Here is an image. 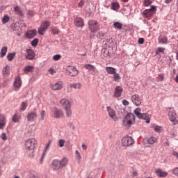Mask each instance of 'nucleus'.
<instances>
[{
	"mask_svg": "<svg viewBox=\"0 0 178 178\" xmlns=\"http://www.w3.org/2000/svg\"><path fill=\"white\" fill-rule=\"evenodd\" d=\"M33 70H34V67L31 65H28L24 68V73L31 72Z\"/></svg>",
	"mask_w": 178,
	"mask_h": 178,
	"instance_id": "nucleus-35",
	"label": "nucleus"
},
{
	"mask_svg": "<svg viewBox=\"0 0 178 178\" xmlns=\"http://www.w3.org/2000/svg\"><path fill=\"white\" fill-rule=\"evenodd\" d=\"M154 131L156 133H161L162 132V127L156 126L154 127Z\"/></svg>",
	"mask_w": 178,
	"mask_h": 178,
	"instance_id": "nucleus-47",
	"label": "nucleus"
},
{
	"mask_svg": "<svg viewBox=\"0 0 178 178\" xmlns=\"http://www.w3.org/2000/svg\"><path fill=\"white\" fill-rule=\"evenodd\" d=\"M6 126V116L3 114H0V130H3Z\"/></svg>",
	"mask_w": 178,
	"mask_h": 178,
	"instance_id": "nucleus-19",
	"label": "nucleus"
},
{
	"mask_svg": "<svg viewBox=\"0 0 178 178\" xmlns=\"http://www.w3.org/2000/svg\"><path fill=\"white\" fill-rule=\"evenodd\" d=\"M45 118V111L42 110L41 112H40V120L42 121L44 120Z\"/></svg>",
	"mask_w": 178,
	"mask_h": 178,
	"instance_id": "nucleus-48",
	"label": "nucleus"
},
{
	"mask_svg": "<svg viewBox=\"0 0 178 178\" xmlns=\"http://www.w3.org/2000/svg\"><path fill=\"white\" fill-rule=\"evenodd\" d=\"M82 149H83L84 151H86L87 149V145L82 144Z\"/></svg>",
	"mask_w": 178,
	"mask_h": 178,
	"instance_id": "nucleus-63",
	"label": "nucleus"
},
{
	"mask_svg": "<svg viewBox=\"0 0 178 178\" xmlns=\"http://www.w3.org/2000/svg\"><path fill=\"white\" fill-rule=\"evenodd\" d=\"M51 33L52 34L56 35L59 34V33H60V31H59V29H58V27H54L51 28Z\"/></svg>",
	"mask_w": 178,
	"mask_h": 178,
	"instance_id": "nucleus-43",
	"label": "nucleus"
},
{
	"mask_svg": "<svg viewBox=\"0 0 178 178\" xmlns=\"http://www.w3.org/2000/svg\"><path fill=\"white\" fill-rule=\"evenodd\" d=\"M85 68L88 70L89 72H91L92 70H97V68L95 66L91 65V64H86L85 65Z\"/></svg>",
	"mask_w": 178,
	"mask_h": 178,
	"instance_id": "nucleus-36",
	"label": "nucleus"
},
{
	"mask_svg": "<svg viewBox=\"0 0 178 178\" xmlns=\"http://www.w3.org/2000/svg\"><path fill=\"white\" fill-rule=\"evenodd\" d=\"M15 56H16V53H8L7 55L8 62H12V60L15 59Z\"/></svg>",
	"mask_w": 178,
	"mask_h": 178,
	"instance_id": "nucleus-33",
	"label": "nucleus"
},
{
	"mask_svg": "<svg viewBox=\"0 0 178 178\" xmlns=\"http://www.w3.org/2000/svg\"><path fill=\"white\" fill-rule=\"evenodd\" d=\"M169 109H170V111L168 113L169 119L170 122L173 123V124L176 125L178 123L177 115L176 114V111H175V109H173V108L172 107L169 108Z\"/></svg>",
	"mask_w": 178,
	"mask_h": 178,
	"instance_id": "nucleus-5",
	"label": "nucleus"
},
{
	"mask_svg": "<svg viewBox=\"0 0 178 178\" xmlns=\"http://www.w3.org/2000/svg\"><path fill=\"white\" fill-rule=\"evenodd\" d=\"M131 101L133 104H134V105H136V106H138L141 105V102L143 99H141V97L138 94H135L131 96Z\"/></svg>",
	"mask_w": 178,
	"mask_h": 178,
	"instance_id": "nucleus-12",
	"label": "nucleus"
},
{
	"mask_svg": "<svg viewBox=\"0 0 178 178\" xmlns=\"http://www.w3.org/2000/svg\"><path fill=\"white\" fill-rule=\"evenodd\" d=\"M132 177H136L138 176V172L137 171H133L131 174Z\"/></svg>",
	"mask_w": 178,
	"mask_h": 178,
	"instance_id": "nucleus-60",
	"label": "nucleus"
},
{
	"mask_svg": "<svg viewBox=\"0 0 178 178\" xmlns=\"http://www.w3.org/2000/svg\"><path fill=\"white\" fill-rule=\"evenodd\" d=\"M32 47H37L38 45V38H35L31 42Z\"/></svg>",
	"mask_w": 178,
	"mask_h": 178,
	"instance_id": "nucleus-45",
	"label": "nucleus"
},
{
	"mask_svg": "<svg viewBox=\"0 0 178 178\" xmlns=\"http://www.w3.org/2000/svg\"><path fill=\"white\" fill-rule=\"evenodd\" d=\"M58 147H60V148L65 147V140L60 139L58 140Z\"/></svg>",
	"mask_w": 178,
	"mask_h": 178,
	"instance_id": "nucleus-46",
	"label": "nucleus"
},
{
	"mask_svg": "<svg viewBox=\"0 0 178 178\" xmlns=\"http://www.w3.org/2000/svg\"><path fill=\"white\" fill-rule=\"evenodd\" d=\"M158 80L159 81H163V80H165V75L163 74H160L158 76Z\"/></svg>",
	"mask_w": 178,
	"mask_h": 178,
	"instance_id": "nucleus-50",
	"label": "nucleus"
},
{
	"mask_svg": "<svg viewBox=\"0 0 178 178\" xmlns=\"http://www.w3.org/2000/svg\"><path fill=\"white\" fill-rule=\"evenodd\" d=\"M26 54V59H28V60H33V59L35 58V53H34V50L31 49H27Z\"/></svg>",
	"mask_w": 178,
	"mask_h": 178,
	"instance_id": "nucleus-16",
	"label": "nucleus"
},
{
	"mask_svg": "<svg viewBox=\"0 0 178 178\" xmlns=\"http://www.w3.org/2000/svg\"><path fill=\"white\" fill-rule=\"evenodd\" d=\"M64 109H68L72 105L70 102L67 99H62L60 102Z\"/></svg>",
	"mask_w": 178,
	"mask_h": 178,
	"instance_id": "nucleus-21",
	"label": "nucleus"
},
{
	"mask_svg": "<svg viewBox=\"0 0 178 178\" xmlns=\"http://www.w3.org/2000/svg\"><path fill=\"white\" fill-rule=\"evenodd\" d=\"M9 20H10V17H9V15H5L1 19V22H2L3 24H6V23H8V22H9Z\"/></svg>",
	"mask_w": 178,
	"mask_h": 178,
	"instance_id": "nucleus-38",
	"label": "nucleus"
},
{
	"mask_svg": "<svg viewBox=\"0 0 178 178\" xmlns=\"http://www.w3.org/2000/svg\"><path fill=\"white\" fill-rule=\"evenodd\" d=\"M154 15V13L151 12V10L146 9L143 12V17H145L146 19H149Z\"/></svg>",
	"mask_w": 178,
	"mask_h": 178,
	"instance_id": "nucleus-23",
	"label": "nucleus"
},
{
	"mask_svg": "<svg viewBox=\"0 0 178 178\" xmlns=\"http://www.w3.org/2000/svg\"><path fill=\"white\" fill-rule=\"evenodd\" d=\"M172 175H175V176H177V177H178V167L175 168L172 170Z\"/></svg>",
	"mask_w": 178,
	"mask_h": 178,
	"instance_id": "nucleus-51",
	"label": "nucleus"
},
{
	"mask_svg": "<svg viewBox=\"0 0 178 178\" xmlns=\"http://www.w3.org/2000/svg\"><path fill=\"white\" fill-rule=\"evenodd\" d=\"M165 49L164 47H158L155 51V54L157 56H161V54H165Z\"/></svg>",
	"mask_w": 178,
	"mask_h": 178,
	"instance_id": "nucleus-28",
	"label": "nucleus"
},
{
	"mask_svg": "<svg viewBox=\"0 0 178 178\" xmlns=\"http://www.w3.org/2000/svg\"><path fill=\"white\" fill-rule=\"evenodd\" d=\"M113 27L114 29H116L117 30H120L123 27V24L119 22H116L113 23Z\"/></svg>",
	"mask_w": 178,
	"mask_h": 178,
	"instance_id": "nucleus-34",
	"label": "nucleus"
},
{
	"mask_svg": "<svg viewBox=\"0 0 178 178\" xmlns=\"http://www.w3.org/2000/svg\"><path fill=\"white\" fill-rule=\"evenodd\" d=\"M51 145V140H49L47 144H46L44 151H48V148H49V146Z\"/></svg>",
	"mask_w": 178,
	"mask_h": 178,
	"instance_id": "nucleus-59",
	"label": "nucleus"
},
{
	"mask_svg": "<svg viewBox=\"0 0 178 178\" xmlns=\"http://www.w3.org/2000/svg\"><path fill=\"white\" fill-rule=\"evenodd\" d=\"M51 88L54 91H58L59 90H62V88H63V82H62L61 81H58L57 83L51 84Z\"/></svg>",
	"mask_w": 178,
	"mask_h": 178,
	"instance_id": "nucleus-15",
	"label": "nucleus"
},
{
	"mask_svg": "<svg viewBox=\"0 0 178 178\" xmlns=\"http://www.w3.org/2000/svg\"><path fill=\"white\" fill-rule=\"evenodd\" d=\"M1 138L3 140V141H6L8 140V137L6 136V133H3L1 135Z\"/></svg>",
	"mask_w": 178,
	"mask_h": 178,
	"instance_id": "nucleus-52",
	"label": "nucleus"
},
{
	"mask_svg": "<svg viewBox=\"0 0 178 178\" xmlns=\"http://www.w3.org/2000/svg\"><path fill=\"white\" fill-rule=\"evenodd\" d=\"M129 104V101L126 99L122 100V104L124 105V106H127Z\"/></svg>",
	"mask_w": 178,
	"mask_h": 178,
	"instance_id": "nucleus-58",
	"label": "nucleus"
},
{
	"mask_svg": "<svg viewBox=\"0 0 178 178\" xmlns=\"http://www.w3.org/2000/svg\"><path fill=\"white\" fill-rule=\"evenodd\" d=\"M147 141L148 144H150V145H154V144H156V143H158V138L155 136H151L150 138H148L147 139Z\"/></svg>",
	"mask_w": 178,
	"mask_h": 178,
	"instance_id": "nucleus-24",
	"label": "nucleus"
},
{
	"mask_svg": "<svg viewBox=\"0 0 178 178\" xmlns=\"http://www.w3.org/2000/svg\"><path fill=\"white\" fill-rule=\"evenodd\" d=\"M134 113L136 115V116H137V118H138V119H143V120H145L146 123H149L151 121L149 115L147 113H141V108H136L134 110Z\"/></svg>",
	"mask_w": 178,
	"mask_h": 178,
	"instance_id": "nucleus-3",
	"label": "nucleus"
},
{
	"mask_svg": "<svg viewBox=\"0 0 178 178\" xmlns=\"http://www.w3.org/2000/svg\"><path fill=\"white\" fill-rule=\"evenodd\" d=\"M28 122H35L38 118L37 111L34 110L33 111H30L26 115Z\"/></svg>",
	"mask_w": 178,
	"mask_h": 178,
	"instance_id": "nucleus-10",
	"label": "nucleus"
},
{
	"mask_svg": "<svg viewBox=\"0 0 178 178\" xmlns=\"http://www.w3.org/2000/svg\"><path fill=\"white\" fill-rule=\"evenodd\" d=\"M79 8H82L84 6V0H81L80 2L78 3Z\"/></svg>",
	"mask_w": 178,
	"mask_h": 178,
	"instance_id": "nucleus-55",
	"label": "nucleus"
},
{
	"mask_svg": "<svg viewBox=\"0 0 178 178\" xmlns=\"http://www.w3.org/2000/svg\"><path fill=\"white\" fill-rule=\"evenodd\" d=\"M49 26H51V22L49 21H42L40 24V27H42L45 30H48Z\"/></svg>",
	"mask_w": 178,
	"mask_h": 178,
	"instance_id": "nucleus-27",
	"label": "nucleus"
},
{
	"mask_svg": "<svg viewBox=\"0 0 178 178\" xmlns=\"http://www.w3.org/2000/svg\"><path fill=\"white\" fill-rule=\"evenodd\" d=\"M65 109V115L67 118H70L72 116V106Z\"/></svg>",
	"mask_w": 178,
	"mask_h": 178,
	"instance_id": "nucleus-40",
	"label": "nucleus"
},
{
	"mask_svg": "<svg viewBox=\"0 0 178 178\" xmlns=\"http://www.w3.org/2000/svg\"><path fill=\"white\" fill-rule=\"evenodd\" d=\"M38 34H40V35H44V34H45V31H47V29H45L44 28H42V26H40L38 29Z\"/></svg>",
	"mask_w": 178,
	"mask_h": 178,
	"instance_id": "nucleus-41",
	"label": "nucleus"
},
{
	"mask_svg": "<svg viewBox=\"0 0 178 178\" xmlns=\"http://www.w3.org/2000/svg\"><path fill=\"white\" fill-rule=\"evenodd\" d=\"M111 9L113 10H119L120 9V5L118 2H113L111 3Z\"/></svg>",
	"mask_w": 178,
	"mask_h": 178,
	"instance_id": "nucleus-31",
	"label": "nucleus"
},
{
	"mask_svg": "<svg viewBox=\"0 0 178 178\" xmlns=\"http://www.w3.org/2000/svg\"><path fill=\"white\" fill-rule=\"evenodd\" d=\"M7 52H8V47L6 46L3 47L1 50V58H3V56L6 55Z\"/></svg>",
	"mask_w": 178,
	"mask_h": 178,
	"instance_id": "nucleus-37",
	"label": "nucleus"
},
{
	"mask_svg": "<svg viewBox=\"0 0 178 178\" xmlns=\"http://www.w3.org/2000/svg\"><path fill=\"white\" fill-rule=\"evenodd\" d=\"M14 10L15 11L17 15H18L21 17H23L24 16L23 11H22V9H20V7H19L18 6H16L15 7H14Z\"/></svg>",
	"mask_w": 178,
	"mask_h": 178,
	"instance_id": "nucleus-29",
	"label": "nucleus"
},
{
	"mask_svg": "<svg viewBox=\"0 0 178 178\" xmlns=\"http://www.w3.org/2000/svg\"><path fill=\"white\" fill-rule=\"evenodd\" d=\"M51 113L53 114V118H54V119H60L63 118V111H62L61 109L54 108L52 110Z\"/></svg>",
	"mask_w": 178,
	"mask_h": 178,
	"instance_id": "nucleus-9",
	"label": "nucleus"
},
{
	"mask_svg": "<svg viewBox=\"0 0 178 178\" xmlns=\"http://www.w3.org/2000/svg\"><path fill=\"white\" fill-rule=\"evenodd\" d=\"M25 35L26 38H34L37 35V30H29L25 33Z\"/></svg>",
	"mask_w": 178,
	"mask_h": 178,
	"instance_id": "nucleus-20",
	"label": "nucleus"
},
{
	"mask_svg": "<svg viewBox=\"0 0 178 178\" xmlns=\"http://www.w3.org/2000/svg\"><path fill=\"white\" fill-rule=\"evenodd\" d=\"M152 3V1L151 0H144L143 1V6L148 7L149 5Z\"/></svg>",
	"mask_w": 178,
	"mask_h": 178,
	"instance_id": "nucleus-44",
	"label": "nucleus"
},
{
	"mask_svg": "<svg viewBox=\"0 0 178 178\" xmlns=\"http://www.w3.org/2000/svg\"><path fill=\"white\" fill-rule=\"evenodd\" d=\"M134 144V139L130 136H125L122 139V145L123 147H130Z\"/></svg>",
	"mask_w": 178,
	"mask_h": 178,
	"instance_id": "nucleus-8",
	"label": "nucleus"
},
{
	"mask_svg": "<svg viewBox=\"0 0 178 178\" xmlns=\"http://www.w3.org/2000/svg\"><path fill=\"white\" fill-rule=\"evenodd\" d=\"M155 175H156L158 177L163 178V177H167L168 174L167 172L162 170V169L157 168L155 170Z\"/></svg>",
	"mask_w": 178,
	"mask_h": 178,
	"instance_id": "nucleus-18",
	"label": "nucleus"
},
{
	"mask_svg": "<svg viewBox=\"0 0 178 178\" xmlns=\"http://www.w3.org/2000/svg\"><path fill=\"white\" fill-rule=\"evenodd\" d=\"M170 136H171V137L173 138L175 137H176V134H175V132H171L170 133Z\"/></svg>",
	"mask_w": 178,
	"mask_h": 178,
	"instance_id": "nucleus-64",
	"label": "nucleus"
},
{
	"mask_svg": "<svg viewBox=\"0 0 178 178\" xmlns=\"http://www.w3.org/2000/svg\"><path fill=\"white\" fill-rule=\"evenodd\" d=\"M36 144L37 140H35V138L28 139L25 142V149H26V151H31V152H33Z\"/></svg>",
	"mask_w": 178,
	"mask_h": 178,
	"instance_id": "nucleus-4",
	"label": "nucleus"
},
{
	"mask_svg": "<svg viewBox=\"0 0 178 178\" xmlns=\"http://www.w3.org/2000/svg\"><path fill=\"white\" fill-rule=\"evenodd\" d=\"M70 87L71 88H78V90H80L81 88V83H72Z\"/></svg>",
	"mask_w": 178,
	"mask_h": 178,
	"instance_id": "nucleus-39",
	"label": "nucleus"
},
{
	"mask_svg": "<svg viewBox=\"0 0 178 178\" xmlns=\"http://www.w3.org/2000/svg\"><path fill=\"white\" fill-rule=\"evenodd\" d=\"M67 162H69V160L66 157H64L61 160L58 159H54L51 163V168L53 170H62L67 165Z\"/></svg>",
	"mask_w": 178,
	"mask_h": 178,
	"instance_id": "nucleus-1",
	"label": "nucleus"
},
{
	"mask_svg": "<svg viewBox=\"0 0 178 178\" xmlns=\"http://www.w3.org/2000/svg\"><path fill=\"white\" fill-rule=\"evenodd\" d=\"M96 70H92L90 72V74H92V76H94L96 73Z\"/></svg>",
	"mask_w": 178,
	"mask_h": 178,
	"instance_id": "nucleus-61",
	"label": "nucleus"
},
{
	"mask_svg": "<svg viewBox=\"0 0 178 178\" xmlns=\"http://www.w3.org/2000/svg\"><path fill=\"white\" fill-rule=\"evenodd\" d=\"M27 106H28L27 101L22 102L20 105L19 110L22 111V112H24V111H26V109H27Z\"/></svg>",
	"mask_w": 178,
	"mask_h": 178,
	"instance_id": "nucleus-32",
	"label": "nucleus"
},
{
	"mask_svg": "<svg viewBox=\"0 0 178 178\" xmlns=\"http://www.w3.org/2000/svg\"><path fill=\"white\" fill-rule=\"evenodd\" d=\"M66 73L68 74V76H70L71 77H74L79 74V71L77 70V68L73 65H68L66 67L65 69Z\"/></svg>",
	"mask_w": 178,
	"mask_h": 178,
	"instance_id": "nucleus-6",
	"label": "nucleus"
},
{
	"mask_svg": "<svg viewBox=\"0 0 178 178\" xmlns=\"http://www.w3.org/2000/svg\"><path fill=\"white\" fill-rule=\"evenodd\" d=\"M113 74V79L114 81H119V80H120V79H121L120 75H119V74L116 73V72Z\"/></svg>",
	"mask_w": 178,
	"mask_h": 178,
	"instance_id": "nucleus-42",
	"label": "nucleus"
},
{
	"mask_svg": "<svg viewBox=\"0 0 178 178\" xmlns=\"http://www.w3.org/2000/svg\"><path fill=\"white\" fill-rule=\"evenodd\" d=\"M133 122H134V115L131 113H129L123 119L124 126H131Z\"/></svg>",
	"mask_w": 178,
	"mask_h": 178,
	"instance_id": "nucleus-7",
	"label": "nucleus"
},
{
	"mask_svg": "<svg viewBox=\"0 0 178 178\" xmlns=\"http://www.w3.org/2000/svg\"><path fill=\"white\" fill-rule=\"evenodd\" d=\"M123 94V88L122 86H116L114 90L113 98H120Z\"/></svg>",
	"mask_w": 178,
	"mask_h": 178,
	"instance_id": "nucleus-13",
	"label": "nucleus"
},
{
	"mask_svg": "<svg viewBox=\"0 0 178 178\" xmlns=\"http://www.w3.org/2000/svg\"><path fill=\"white\" fill-rule=\"evenodd\" d=\"M74 24L76 27H84V20L83 19V18L78 17L75 18L74 21Z\"/></svg>",
	"mask_w": 178,
	"mask_h": 178,
	"instance_id": "nucleus-17",
	"label": "nucleus"
},
{
	"mask_svg": "<svg viewBox=\"0 0 178 178\" xmlns=\"http://www.w3.org/2000/svg\"><path fill=\"white\" fill-rule=\"evenodd\" d=\"M145 42V40L143 38H139L138 40V44H144V42Z\"/></svg>",
	"mask_w": 178,
	"mask_h": 178,
	"instance_id": "nucleus-56",
	"label": "nucleus"
},
{
	"mask_svg": "<svg viewBox=\"0 0 178 178\" xmlns=\"http://www.w3.org/2000/svg\"><path fill=\"white\" fill-rule=\"evenodd\" d=\"M88 29L90 30V33L92 34H95L97 31H98L101 29V26L98 23V21L91 19L89 20L88 22Z\"/></svg>",
	"mask_w": 178,
	"mask_h": 178,
	"instance_id": "nucleus-2",
	"label": "nucleus"
},
{
	"mask_svg": "<svg viewBox=\"0 0 178 178\" xmlns=\"http://www.w3.org/2000/svg\"><path fill=\"white\" fill-rule=\"evenodd\" d=\"M10 72L9 65H6L2 70V74L4 77H8L10 74Z\"/></svg>",
	"mask_w": 178,
	"mask_h": 178,
	"instance_id": "nucleus-22",
	"label": "nucleus"
},
{
	"mask_svg": "<svg viewBox=\"0 0 178 178\" xmlns=\"http://www.w3.org/2000/svg\"><path fill=\"white\" fill-rule=\"evenodd\" d=\"M62 58V56L60 54H56L53 56L54 60H59Z\"/></svg>",
	"mask_w": 178,
	"mask_h": 178,
	"instance_id": "nucleus-49",
	"label": "nucleus"
},
{
	"mask_svg": "<svg viewBox=\"0 0 178 178\" xmlns=\"http://www.w3.org/2000/svg\"><path fill=\"white\" fill-rule=\"evenodd\" d=\"M106 111L108 112V116H110V118L113 119L114 122H116L118 120V117L116 116V111H115V110L111 106H107Z\"/></svg>",
	"mask_w": 178,
	"mask_h": 178,
	"instance_id": "nucleus-11",
	"label": "nucleus"
},
{
	"mask_svg": "<svg viewBox=\"0 0 178 178\" xmlns=\"http://www.w3.org/2000/svg\"><path fill=\"white\" fill-rule=\"evenodd\" d=\"M44 156H45V152H43L41 159H40V162H42V159H44Z\"/></svg>",
	"mask_w": 178,
	"mask_h": 178,
	"instance_id": "nucleus-62",
	"label": "nucleus"
},
{
	"mask_svg": "<svg viewBox=\"0 0 178 178\" xmlns=\"http://www.w3.org/2000/svg\"><path fill=\"white\" fill-rule=\"evenodd\" d=\"M152 13H154L156 10V7L155 6H151V8L148 9Z\"/></svg>",
	"mask_w": 178,
	"mask_h": 178,
	"instance_id": "nucleus-54",
	"label": "nucleus"
},
{
	"mask_svg": "<svg viewBox=\"0 0 178 178\" xmlns=\"http://www.w3.org/2000/svg\"><path fill=\"white\" fill-rule=\"evenodd\" d=\"M20 119H22V115L15 113L12 118V122H13V123H19L20 122Z\"/></svg>",
	"mask_w": 178,
	"mask_h": 178,
	"instance_id": "nucleus-26",
	"label": "nucleus"
},
{
	"mask_svg": "<svg viewBox=\"0 0 178 178\" xmlns=\"http://www.w3.org/2000/svg\"><path fill=\"white\" fill-rule=\"evenodd\" d=\"M27 15H28V16H29V17H33V16H34V11L28 10Z\"/></svg>",
	"mask_w": 178,
	"mask_h": 178,
	"instance_id": "nucleus-53",
	"label": "nucleus"
},
{
	"mask_svg": "<svg viewBox=\"0 0 178 178\" xmlns=\"http://www.w3.org/2000/svg\"><path fill=\"white\" fill-rule=\"evenodd\" d=\"M158 42L159 44H168L169 42L168 36L159 37Z\"/></svg>",
	"mask_w": 178,
	"mask_h": 178,
	"instance_id": "nucleus-25",
	"label": "nucleus"
},
{
	"mask_svg": "<svg viewBox=\"0 0 178 178\" xmlns=\"http://www.w3.org/2000/svg\"><path fill=\"white\" fill-rule=\"evenodd\" d=\"M22 84H23V82L22 81V76L20 75H17L14 81L13 86L15 88H20L22 87Z\"/></svg>",
	"mask_w": 178,
	"mask_h": 178,
	"instance_id": "nucleus-14",
	"label": "nucleus"
},
{
	"mask_svg": "<svg viewBox=\"0 0 178 178\" xmlns=\"http://www.w3.org/2000/svg\"><path fill=\"white\" fill-rule=\"evenodd\" d=\"M75 154L78 158V159H81V155L80 154V152H79V150H76L75 151Z\"/></svg>",
	"mask_w": 178,
	"mask_h": 178,
	"instance_id": "nucleus-57",
	"label": "nucleus"
},
{
	"mask_svg": "<svg viewBox=\"0 0 178 178\" xmlns=\"http://www.w3.org/2000/svg\"><path fill=\"white\" fill-rule=\"evenodd\" d=\"M105 70L108 74H113L116 72V68L112 67H106Z\"/></svg>",
	"mask_w": 178,
	"mask_h": 178,
	"instance_id": "nucleus-30",
	"label": "nucleus"
}]
</instances>
